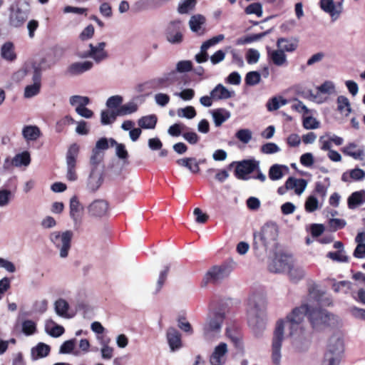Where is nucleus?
<instances>
[{
	"label": "nucleus",
	"mask_w": 365,
	"mask_h": 365,
	"mask_svg": "<svg viewBox=\"0 0 365 365\" xmlns=\"http://www.w3.org/2000/svg\"><path fill=\"white\" fill-rule=\"evenodd\" d=\"M266 295L254 294L248 301L247 318L249 326L255 334H261L266 328Z\"/></svg>",
	"instance_id": "nucleus-1"
},
{
	"label": "nucleus",
	"mask_w": 365,
	"mask_h": 365,
	"mask_svg": "<svg viewBox=\"0 0 365 365\" xmlns=\"http://www.w3.org/2000/svg\"><path fill=\"white\" fill-rule=\"evenodd\" d=\"M308 313L309 314V306L307 304H302L293 309L284 320H279L277 324L283 323L284 329L287 328L289 330L291 336H299L304 331V322Z\"/></svg>",
	"instance_id": "nucleus-2"
},
{
	"label": "nucleus",
	"mask_w": 365,
	"mask_h": 365,
	"mask_svg": "<svg viewBox=\"0 0 365 365\" xmlns=\"http://www.w3.org/2000/svg\"><path fill=\"white\" fill-rule=\"evenodd\" d=\"M341 334H333L328 340L322 365H339L344 353Z\"/></svg>",
	"instance_id": "nucleus-3"
},
{
	"label": "nucleus",
	"mask_w": 365,
	"mask_h": 365,
	"mask_svg": "<svg viewBox=\"0 0 365 365\" xmlns=\"http://www.w3.org/2000/svg\"><path fill=\"white\" fill-rule=\"evenodd\" d=\"M224 314L220 312L210 313L202 325V337L212 342L220 336Z\"/></svg>",
	"instance_id": "nucleus-4"
},
{
	"label": "nucleus",
	"mask_w": 365,
	"mask_h": 365,
	"mask_svg": "<svg viewBox=\"0 0 365 365\" xmlns=\"http://www.w3.org/2000/svg\"><path fill=\"white\" fill-rule=\"evenodd\" d=\"M73 237L72 230L53 231L49 234L48 239L53 247L58 251L61 259L68 257L71 248V242Z\"/></svg>",
	"instance_id": "nucleus-5"
},
{
	"label": "nucleus",
	"mask_w": 365,
	"mask_h": 365,
	"mask_svg": "<svg viewBox=\"0 0 365 365\" xmlns=\"http://www.w3.org/2000/svg\"><path fill=\"white\" fill-rule=\"evenodd\" d=\"M152 89L160 90L168 88L170 85L176 84L177 88L180 91H193V90L187 86V82L185 78L180 79L178 74L173 71L163 77L150 79Z\"/></svg>",
	"instance_id": "nucleus-6"
},
{
	"label": "nucleus",
	"mask_w": 365,
	"mask_h": 365,
	"mask_svg": "<svg viewBox=\"0 0 365 365\" xmlns=\"http://www.w3.org/2000/svg\"><path fill=\"white\" fill-rule=\"evenodd\" d=\"M278 235L277 227L272 223L264 225L261 231L254 234L255 245H262L264 249L275 244Z\"/></svg>",
	"instance_id": "nucleus-7"
},
{
	"label": "nucleus",
	"mask_w": 365,
	"mask_h": 365,
	"mask_svg": "<svg viewBox=\"0 0 365 365\" xmlns=\"http://www.w3.org/2000/svg\"><path fill=\"white\" fill-rule=\"evenodd\" d=\"M284 326L283 323H278L274 332L271 347V359L274 365H280L282 361V345L284 339Z\"/></svg>",
	"instance_id": "nucleus-8"
},
{
	"label": "nucleus",
	"mask_w": 365,
	"mask_h": 365,
	"mask_svg": "<svg viewBox=\"0 0 365 365\" xmlns=\"http://www.w3.org/2000/svg\"><path fill=\"white\" fill-rule=\"evenodd\" d=\"M105 47L104 42L98 43L96 46L90 43L88 50H78L76 56L83 59L91 58L96 63H99L108 58Z\"/></svg>",
	"instance_id": "nucleus-9"
},
{
	"label": "nucleus",
	"mask_w": 365,
	"mask_h": 365,
	"mask_svg": "<svg viewBox=\"0 0 365 365\" xmlns=\"http://www.w3.org/2000/svg\"><path fill=\"white\" fill-rule=\"evenodd\" d=\"M29 9L26 3H16L11 7L9 24L18 28L22 26L29 18Z\"/></svg>",
	"instance_id": "nucleus-10"
},
{
	"label": "nucleus",
	"mask_w": 365,
	"mask_h": 365,
	"mask_svg": "<svg viewBox=\"0 0 365 365\" xmlns=\"http://www.w3.org/2000/svg\"><path fill=\"white\" fill-rule=\"evenodd\" d=\"M232 272L230 267L227 265L214 266L205 274L203 279L204 285L208 283H219L229 277Z\"/></svg>",
	"instance_id": "nucleus-11"
},
{
	"label": "nucleus",
	"mask_w": 365,
	"mask_h": 365,
	"mask_svg": "<svg viewBox=\"0 0 365 365\" xmlns=\"http://www.w3.org/2000/svg\"><path fill=\"white\" fill-rule=\"evenodd\" d=\"M79 147L76 144H72L66 153V178L73 182L78 179L76 171V159L78 155Z\"/></svg>",
	"instance_id": "nucleus-12"
},
{
	"label": "nucleus",
	"mask_w": 365,
	"mask_h": 365,
	"mask_svg": "<svg viewBox=\"0 0 365 365\" xmlns=\"http://www.w3.org/2000/svg\"><path fill=\"white\" fill-rule=\"evenodd\" d=\"M182 24L180 20L170 21L165 30V38L171 44H180L183 41Z\"/></svg>",
	"instance_id": "nucleus-13"
},
{
	"label": "nucleus",
	"mask_w": 365,
	"mask_h": 365,
	"mask_svg": "<svg viewBox=\"0 0 365 365\" xmlns=\"http://www.w3.org/2000/svg\"><path fill=\"white\" fill-rule=\"evenodd\" d=\"M292 261V258L287 255H276L269 261L268 269L273 273H286L289 266H291Z\"/></svg>",
	"instance_id": "nucleus-14"
},
{
	"label": "nucleus",
	"mask_w": 365,
	"mask_h": 365,
	"mask_svg": "<svg viewBox=\"0 0 365 365\" xmlns=\"http://www.w3.org/2000/svg\"><path fill=\"white\" fill-rule=\"evenodd\" d=\"M332 316L326 310L316 309L309 310V317L314 329H320L328 324Z\"/></svg>",
	"instance_id": "nucleus-15"
},
{
	"label": "nucleus",
	"mask_w": 365,
	"mask_h": 365,
	"mask_svg": "<svg viewBox=\"0 0 365 365\" xmlns=\"http://www.w3.org/2000/svg\"><path fill=\"white\" fill-rule=\"evenodd\" d=\"M259 162L255 160H245L237 163L235 176L240 180H247V175L259 168Z\"/></svg>",
	"instance_id": "nucleus-16"
},
{
	"label": "nucleus",
	"mask_w": 365,
	"mask_h": 365,
	"mask_svg": "<svg viewBox=\"0 0 365 365\" xmlns=\"http://www.w3.org/2000/svg\"><path fill=\"white\" fill-rule=\"evenodd\" d=\"M103 182V170L91 169L86 183V190L91 192H96L101 186Z\"/></svg>",
	"instance_id": "nucleus-17"
},
{
	"label": "nucleus",
	"mask_w": 365,
	"mask_h": 365,
	"mask_svg": "<svg viewBox=\"0 0 365 365\" xmlns=\"http://www.w3.org/2000/svg\"><path fill=\"white\" fill-rule=\"evenodd\" d=\"M228 353L227 344L225 342H220L214 348L212 354L210 356L209 362L210 365H224L227 361V354Z\"/></svg>",
	"instance_id": "nucleus-18"
},
{
	"label": "nucleus",
	"mask_w": 365,
	"mask_h": 365,
	"mask_svg": "<svg viewBox=\"0 0 365 365\" xmlns=\"http://www.w3.org/2000/svg\"><path fill=\"white\" fill-rule=\"evenodd\" d=\"M343 1L335 3L334 0H320L319 5L322 10L329 14L333 20H336L342 12Z\"/></svg>",
	"instance_id": "nucleus-19"
},
{
	"label": "nucleus",
	"mask_w": 365,
	"mask_h": 365,
	"mask_svg": "<svg viewBox=\"0 0 365 365\" xmlns=\"http://www.w3.org/2000/svg\"><path fill=\"white\" fill-rule=\"evenodd\" d=\"M93 62L91 61H76L70 64L66 68V74L71 76H77L91 70Z\"/></svg>",
	"instance_id": "nucleus-20"
},
{
	"label": "nucleus",
	"mask_w": 365,
	"mask_h": 365,
	"mask_svg": "<svg viewBox=\"0 0 365 365\" xmlns=\"http://www.w3.org/2000/svg\"><path fill=\"white\" fill-rule=\"evenodd\" d=\"M166 339L170 351L175 352L182 347L181 334L175 327H169L166 331Z\"/></svg>",
	"instance_id": "nucleus-21"
},
{
	"label": "nucleus",
	"mask_w": 365,
	"mask_h": 365,
	"mask_svg": "<svg viewBox=\"0 0 365 365\" xmlns=\"http://www.w3.org/2000/svg\"><path fill=\"white\" fill-rule=\"evenodd\" d=\"M88 210L93 217H103L108 212V203L104 200H96L88 205Z\"/></svg>",
	"instance_id": "nucleus-22"
},
{
	"label": "nucleus",
	"mask_w": 365,
	"mask_h": 365,
	"mask_svg": "<svg viewBox=\"0 0 365 365\" xmlns=\"http://www.w3.org/2000/svg\"><path fill=\"white\" fill-rule=\"evenodd\" d=\"M70 217L74 222V224L80 222L81 220L82 212L83 211V206L80 202L78 197L73 195L70 199L69 203Z\"/></svg>",
	"instance_id": "nucleus-23"
},
{
	"label": "nucleus",
	"mask_w": 365,
	"mask_h": 365,
	"mask_svg": "<svg viewBox=\"0 0 365 365\" xmlns=\"http://www.w3.org/2000/svg\"><path fill=\"white\" fill-rule=\"evenodd\" d=\"M54 310L56 314L64 319H71L74 314L70 313V306L68 302L62 298L58 299L54 302Z\"/></svg>",
	"instance_id": "nucleus-24"
},
{
	"label": "nucleus",
	"mask_w": 365,
	"mask_h": 365,
	"mask_svg": "<svg viewBox=\"0 0 365 365\" xmlns=\"http://www.w3.org/2000/svg\"><path fill=\"white\" fill-rule=\"evenodd\" d=\"M286 273L292 282L297 283L305 277L307 272L303 267L295 266L293 261H292L291 266H289Z\"/></svg>",
	"instance_id": "nucleus-25"
},
{
	"label": "nucleus",
	"mask_w": 365,
	"mask_h": 365,
	"mask_svg": "<svg viewBox=\"0 0 365 365\" xmlns=\"http://www.w3.org/2000/svg\"><path fill=\"white\" fill-rule=\"evenodd\" d=\"M285 182L287 188L294 190V192L297 195H301L307 185V182L304 179H297L293 177H289Z\"/></svg>",
	"instance_id": "nucleus-26"
},
{
	"label": "nucleus",
	"mask_w": 365,
	"mask_h": 365,
	"mask_svg": "<svg viewBox=\"0 0 365 365\" xmlns=\"http://www.w3.org/2000/svg\"><path fill=\"white\" fill-rule=\"evenodd\" d=\"M21 133L26 141H36L41 135V132L36 125H25Z\"/></svg>",
	"instance_id": "nucleus-27"
},
{
	"label": "nucleus",
	"mask_w": 365,
	"mask_h": 365,
	"mask_svg": "<svg viewBox=\"0 0 365 365\" xmlns=\"http://www.w3.org/2000/svg\"><path fill=\"white\" fill-rule=\"evenodd\" d=\"M267 56L273 63L277 66H282L287 63V56L282 49L271 50L267 48Z\"/></svg>",
	"instance_id": "nucleus-28"
},
{
	"label": "nucleus",
	"mask_w": 365,
	"mask_h": 365,
	"mask_svg": "<svg viewBox=\"0 0 365 365\" xmlns=\"http://www.w3.org/2000/svg\"><path fill=\"white\" fill-rule=\"evenodd\" d=\"M357 145L354 143H350L342 149V152L355 160H363L365 156L364 150L363 148L355 150Z\"/></svg>",
	"instance_id": "nucleus-29"
},
{
	"label": "nucleus",
	"mask_w": 365,
	"mask_h": 365,
	"mask_svg": "<svg viewBox=\"0 0 365 365\" xmlns=\"http://www.w3.org/2000/svg\"><path fill=\"white\" fill-rule=\"evenodd\" d=\"M232 93H210V96H205L200 98V103L206 107L212 106L213 100L227 99L232 97Z\"/></svg>",
	"instance_id": "nucleus-30"
},
{
	"label": "nucleus",
	"mask_w": 365,
	"mask_h": 365,
	"mask_svg": "<svg viewBox=\"0 0 365 365\" xmlns=\"http://www.w3.org/2000/svg\"><path fill=\"white\" fill-rule=\"evenodd\" d=\"M176 163L178 165L186 168L192 173H197L200 171L199 162L195 158H180Z\"/></svg>",
	"instance_id": "nucleus-31"
},
{
	"label": "nucleus",
	"mask_w": 365,
	"mask_h": 365,
	"mask_svg": "<svg viewBox=\"0 0 365 365\" xmlns=\"http://www.w3.org/2000/svg\"><path fill=\"white\" fill-rule=\"evenodd\" d=\"M277 46L283 51L292 52L297 48L298 41L294 38H279L277 40Z\"/></svg>",
	"instance_id": "nucleus-32"
},
{
	"label": "nucleus",
	"mask_w": 365,
	"mask_h": 365,
	"mask_svg": "<svg viewBox=\"0 0 365 365\" xmlns=\"http://www.w3.org/2000/svg\"><path fill=\"white\" fill-rule=\"evenodd\" d=\"M365 202V190L356 191L348 198V207L354 209Z\"/></svg>",
	"instance_id": "nucleus-33"
},
{
	"label": "nucleus",
	"mask_w": 365,
	"mask_h": 365,
	"mask_svg": "<svg viewBox=\"0 0 365 365\" xmlns=\"http://www.w3.org/2000/svg\"><path fill=\"white\" fill-rule=\"evenodd\" d=\"M1 56L7 61H14L16 58L13 43L8 41L2 45L1 48Z\"/></svg>",
	"instance_id": "nucleus-34"
},
{
	"label": "nucleus",
	"mask_w": 365,
	"mask_h": 365,
	"mask_svg": "<svg viewBox=\"0 0 365 365\" xmlns=\"http://www.w3.org/2000/svg\"><path fill=\"white\" fill-rule=\"evenodd\" d=\"M49 352L50 346L44 343L40 342L31 349V358L33 360L43 358L48 356Z\"/></svg>",
	"instance_id": "nucleus-35"
},
{
	"label": "nucleus",
	"mask_w": 365,
	"mask_h": 365,
	"mask_svg": "<svg viewBox=\"0 0 365 365\" xmlns=\"http://www.w3.org/2000/svg\"><path fill=\"white\" fill-rule=\"evenodd\" d=\"M45 330L47 334L53 337H58L64 333V328L56 324L52 319L46 322Z\"/></svg>",
	"instance_id": "nucleus-36"
},
{
	"label": "nucleus",
	"mask_w": 365,
	"mask_h": 365,
	"mask_svg": "<svg viewBox=\"0 0 365 365\" xmlns=\"http://www.w3.org/2000/svg\"><path fill=\"white\" fill-rule=\"evenodd\" d=\"M289 168L287 165L274 164L269 170V178L272 180H280L284 176V171L288 172Z\"/></svg>",
	"instance_id": "nucleus-37"
},
{
	"label": "nucleus",
	"mask_w": 365,
	"mask_h": 365,
	"mask_svg": "<svg viewBox=\"0 0 365 365\" xmlns=\"http://www.w3.org/2000/svg\"><path fill=\"white\" fill-rule=\"evenodd\" d=\"M76 339H72L63 342L59 349L60 354H73L76 356L81 355V352L79 350H74L76 346Z\"/></svg>",
	"instance_id": "nucleus-38"
},
{
	"label": "nucleus",
	"mask_w": 365,
	"mask_h": 365,
	"mask_svg": "<svg viewBox=\"0 0 365 365\" xmlns=\"http://www.w3.org/2000/svg\"><path fill=\"white\" fill-rule=\"evenodd\" d=\"M32 83L27 85L25 87V91L26 92L29 91H38L41 89V73L39 70L34 67V71H32Z\"/></svg>",
	"instance_id": "nucleus-39"
},
{
	"label": "nucleus",
	"mask_w": 365,
	"mask_h": 365,
	"mask_svg": "<svg viewBox=\"0 0 365 365\" xmlns=\"http://www.w3.org/2000/svg\"><path fill=\"white\" fill-rule=\"evenodd\" d=\"M158 118L155 115L143 116L138 120V125L143 129H153L155 128Z\"/></svg>",
	"instance_id": "nucleus-40"
},
{
	"label": "nucleus",
	"mask_w": 365,
	"mask_h": 365,
	"mask_svg": "<svg viewBox=\"0 0 365 365\" xmlns=\"http://www.w3.org/2000/svg\"><path fill=\"white\" fill-rule=\"evenodd\" d=\"M205 22V19L203 16L199 14L192 16L189 21L190 28L193 32L201 34V26Z\"/></svg>",
	"instance_id": "nucleus-41"
},
{
	"label": "nucleus",
	"mask_w": 365,
	"mask_h": 365,
	"mask_svg": "<svg viewBox=\"0 0 365 365\" xmlns=\"http://www.w3.org/2000/svg\"><path fill=\"white\" fill-rule=\"evenodd\" d=\"M31 162L30 155L27 151L17 154L12 160V164L16 167L27 166Z\"/></svg>",
	"instance_id": "nucleus-42"
},
{
	"label": "nucleus",
	"mask_w": 365,
	"mask_h": 365,
	"mask_svg": "<svg viewBox=\"0 0 365 365\" xmlns=\"http://www.w3.org/2000/svg\"><path fill=\"white\" fill-rule=\"evenodd\" d=\"M117 113V110H103L101 113V123L104 125L113 123L119 115Z\"/></svg>",
	"instance_id": "nucleus-43"
},
{
	"label": "nucleus",
	"mask_w": 365,
	"mask_h": 365,
	"mask_svg": "<svg viewBox=\"0 0 365 365\" xmlns=\"http://www.w3.org/2000/svg\"><path fill=\"white\" fill-rule=\"evenodd\" d=\"M109 143H110V146H115V154L119 158L123 160L127 159L128 153L125 149V145L117 143L113 138L109 140Z\"/></svg>",
	"instance_id": "nucleus-44"
},
{
	"label": "nucleus",
	"mask_w": 365,
	"mask_h": 365,
	"mask_svg": "<svg viewBox=\"0 0 365 365\" xmlns=\"http://www.w3.org/2000/svg\"><path fill=\"white\" fill-rule=\"evenodd\" d=\"M287 103V100L283 98L282 96H275L270 99L267 103V107L268 110L272 111L279 109L281 106Z\"/></svg>",
	"instance_id": "nucleus-45"
},
{
	"label": "nucleus",
	"mask_w": 365,
	"mask_h": 365,
	"mask_svg": "<svg viewBox=\"0 0 365 365\" xmlns=\"http://www.w3.org/2000/svg\"><path fill=\"white\" fill-rule=\"evenodd\" d=\"M230 116V113L222 110H215L212 113L214 123L217 127L220 126Z\"/></svg>",
	"instance_id": "nucleus-46"
},
{
	"label": "nucleus",
	"mask_w": 365,
	"mask_h": 365,
	"mask_svg": "<svg viewBox=\"0 0 365 365\" xmlns=\"http://www.w3.org/2000/svg\"><path fill=\"white\" fill-rule=\"evenodd\" d=\"M138 110V105L134 102H129L120 106L118 109V113L120 116L126 115L135 113Z\"/></svg>",
	"instance_id": "nucleus-47"
},
{
	"label": "nucleus",
	"mask_w": 365,
	"mask_h": 365,
	"mask_svg": "<svg viewBox=\"0 0 365 365\" xmlns=\"http://www.w3.org/2000/svg\"><path fill=\"white\" fill-rule=\"evenodd\" d=\"M103 158V154L101 151L97 150V149H93L90 159L91 169H94L95 168L97 169H103L101 166Z\"/></svg>",
	"instance_id": "nucleus-48"
},
{
	"label": "nucleus",
	"mask_w": 365,
	"mask_h": 365,
	"mask_svg": "<svg viewBox=\"0 0 365 365\" xmlns=\"http://www.w3.org/2000/svg\"><path fill=\"white\" fill-rule=\"evenodd\" d=\"M338 110L344 115L347 116L351 111L349 101L344 96H339L337 99Z\"/></svg>",
	"instance_id": "nucleus-49"
},
{
	"label": "nucleus",
	"mask_w": 365,
	"mask_h": 365,
	"mask_svg": "<svg viewBox=\"0 0 365 365\" xmlns=\"http://www.w3.org/2000/svg\"><path fill=\"white\" fill-rule=\"evenodd\" d=\"M304 208L308 212H314L319 208V200L314 195L309 196L306 200Z\"/></svg>",
	"instance_id": "nucleus-50"
},
{
	"label": "nucleus",
	"mask_w": 365,
	"mask_h": 365,
	"mask_svg": "<svg viewBox=\"0 0 365 365\" xmlns=\"http://www.w3.org/2000/svg\"><path fill=\"white\" fill-rule=\"evenodd\" d=\"M101 357L104 360H110L113 356L114 349L108 345V341H103L101 343Z\"/></svg>",
	"instance_id": "nucleus-51"
},
{
	"label": "nucleus",
	"mask_w": 365,
	"mask_h": 365,
	"mask_svg": "<svg viewBox=\"0 0 365 365\" xmlns=\"http://www.w3.org/2000/svg\"><path fill=\"white\" fill-rule=\"evenodd\" d=\"M235 136L240 142L247 144L252 139V133L249 129H240L235 133Z\"/></svg>",
	"instance_id": "nucleus-52"
},
{
	"label": "nucleus",
	"mask_w": 365,
	"mask_h": 365,
	"mask_svg": "<svg viewBox=\"0 0 365 365\" xmlns=\"http://www.w3.org/2000/svg\"><path fill=\"white\" fill-rule=\"evenodd\" d=\"M89 103V98L86 96H73L70 98V103L76 108H82Z\"/></svg>",
	"instance_id": "nucleus-53"
},
{
	"label": "nucleus",
	"mask_w": 365,
	"mask_h": 365,
	"mask_svg": "<svg viewBox=\"0 0 365 365\" xmlns=\"http://www.w3.org/2000/svg\"><path fill=\"white\" fill-rule=\"evenodd\" d=\"M310 101L317 103H322L327 99V93H304Z\"/></svg>",
	"instance_id": "nucleus-54"
},
{
	"label": "nucleus",
	"mask_w": 365,
	"mask_h": 365,
	"mask_svg": "<svg viewBox=\"0 0 365 365\" xmlns=\"http://www.w3.org/2000/svg\"><path fill=\"white\" fill-rule=\"evenodd\" d=\"M195 0H182L178 7V11L180 14H187L195 7Z\"/></svg>",
	"instance_id": "nucleus-55"
},
{
	"label": "nucleus",
	"mask_w": 365,
	"mask_h": 365,
	"mask_svg": "<svg viewBox=\"0 0 365 365\" xmlns=\"http://www.w3.org/2000/svg\"><path fill=\"white\" fill-rule=\"evenodd\" d=\"M178 115L181 118H186L187 119H192L195 117L196 112L193 107L187 106L184 108H180L178 110Z\"/></svg>",
	"instance_id": "nucleus-56"
},
{
	"label": "nucleus",
	"mask_w": 365,
	"mask_h": 365,
	"mask_svg": "<svg viewBox=\"0 0 365 365\" xmlns=\"http://www.w3.org/2000/svg\"><path fill=\"white\" fill-rule=\"evenodd\" d=\"M311 341L309 338L304 339L300 337L294 340V346L299 351H306L310 346Z\"/></svg>",
	"instance_id": "nucleus-57"
},
{
	"label": "nucleus",
	"mask_w": 365,
	"mask_h": 365,
	"mask_svg": "<svg viewBox=\"0 0 365 365\" xmlns=\"http://www.w3.org/2000/svg\"><path fill=\"white\" fill-rule=\"evenodd\" d=\"M260 150L264 154H274L280 151L279 146L274 143H267L261 146Z\"/></svg>",
	"instance_id": "nucleus-58"
},
{
	"label": "nucleus",
	"mask_w": 365,
	"mask_h": 365,
	"mask_svg": "<svg viewBox=\"0 0 365 365\" xmlns=\"http://www.w3.org/2000/svg\"><path fill=\"white\" fill-rule=\"evenodd\" d=\"M247 14H256L258 17L262 16V7L259 3H253L250 4L245 9Z\"/></svg>",
	"instance_id": "nucleus-59"
},
{
	"label": "nucleus",
	"mask_w": 365,
	"mask_h": 365,
	"mask_svg": "<svg viewBox=\"0 0 365 365\" xmlns=\"http://www.w3.org/2000/svg\"><path fill=\"white\" fill-rule=\"evenodd\" d=\"M259 81L260 74L257 71L248 72L245 76V83L250 86L256 85Z\"/></svg>",
	"instance_id": "nucleus-60"
},
{
	"label": "nucleus",
	"mask_w": 365,
	"mask_h": 365,
	"mask_svg": "<svg viewBox=\"0 0 365 365\" xmlns=\"http://www.w3.org/2000/svg\"><path fill=\"white\" fill-rule=\"evenodd\" d=\"M344 288H346V290H344V293H348V292L351 288V283L348 281H341L339 282H335L332 285V289L335 292H339Z\"/></svg>",
	"instance_id": "nucleus-61"
},
{
	"label": "nucleus",
	"mask_w": 365,
	"mask_h": 365,
	"mask_svg": "<svg viewBox=\"0 0 365 365\" xmlns=\"http://www.w3.org/2000/svg\"><path fill=\"white\" fill-rule=\"evenodd\" d=\"M259 56L260 53L257 50L250 48L247 52L246 59L248 63L253 64L259 61Z\"/></svg>",
	"instance_id": "nucleus-62"
},
{
	"label": "nucleus",
	"mask_w": 365,
	"mask_h": 365,
	"mask_svg": "<svg viewBox=\"0 0 365 365\" xmlns=\"http://www.w3.org/2000/svg\"><path fill=\"white\" fill-rule=\"evenodd\" d=\"M22 331L26 335L33 334L36 331V324L31 320H26L22 324Z\"/></svg>",
	"instance_id": "nucleus-63"
},
{
	"label": "nucleus",
	"mask_w": 365,
	"mask_h": 365,
	"mask_svg": "<svg viewBox=\"0 0 365 365\" xmlns=\"http://www.w3.org/2000/svg\"><path fill=\"white\" fill-rule=\"evenodd\" d=\"M303 126L307 130L316 129L319 127V122L312 116L307 117L303 120Z\"/></svg>",
	"instance_id": "nucleus-64"
}]
</instances>
